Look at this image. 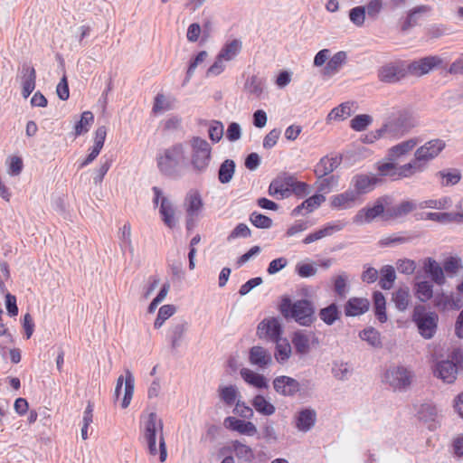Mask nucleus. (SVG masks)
Returning a JSON list of instances; mask_svg holds the SVG:
<instances>
[{"mask_svg": "<svg viewBox=\"0 0 463 463\" xmlns=\"http://www.w3.org/2000/svg\"><path fill=\"white\" fill-rule=\"evenodd\" d=\"M224 127L219 120H212L208 128V137L213 143H218L223 137Z\"/></svg>", "mask_w": 463, "mask_h": 463, "instance_id": "13d9d810", "label": "nucleus"}, {"mask_svg": "<svg viewBox=\"0 0 463 463\" xmlns=\"http://www.w3.org/2000/svg\"><path fill=\"white\" fill-rule=\"evenodd\" d=\"M236 164L232 159H225L219 166L218 180L221 184H228L232 181L235 173Z\"/></svg>", "mask_w": 463, "mask_h": 463, "instance_id": "e433bc0d", "label": "nucleus"}, {"mask_svg": "<svg viewBox=\"0 0 463 463\" xmlns=\"http://www.w3.org/2000/svg\"><path fill=\"white\" fill-rule=\"evenodd\" d=\"M188 328V323L184 319H180L173 324L169 330L172 349L180 346L184 334Z\"/></svg>", "mask_w": 463, "mask_h": 463, "instance_id": "7c9ffc66", "label": "nucleus"}, {"mask_svg": "<svg viewBox=\"0 0 463 463\" xmlns=\"http://www.w3.org/2000/svg\"><path fill=\"white\" fill-rule=\"evenodd\" d=\"M257 334L262 337V334L272 341L278 342L283 334L282 325L278 317L263 319L258 326Z\"/></svg>", "mask_w": 463, "mask_h": 463, "instance_id": "f8f14e48", "label": "nucleus"}, {"mask_svg": "<svg viewBox=\"0 0 463 463\" xmlns=\"http://www.w3.org/2000/svg\"><path fill=\"white\" fill-rule=\"evenodd\" d=\"M413 378L412 373L403 366H396L385 373V379L394 389L404 390L409 387Z\"/></svg>", "mask_w": 463, "mask_h": 463, "instance_id": "9d476101", "label": "nucleus"}, {"mask_svg": "<svg viewBox=\"0 0 463 463\" xmlns=\"http://www.w3.org/2000/svg\"><path fill=\"white\" fill-rule=\"evenodd\" d=\"M350 184L354 187L352 189L361 199L362 195L366 194L374 189V186L376 185V175H355L353 176Z\"/></svg>", "mask_w": 463, "mask_h": 463, "instance_id": "dca6fc26", "label": "nucleus"}, {"mask_svg": "<svg viewBox=\"0 0 463 463\" xmlns=\"http://www.w3.org/2000/svg\"><path fill=\"white\" fill-rule=\"evenodd\" d=\"M428 10L429 8L426 5H420L411 10L402 24V30L407 31L417 25L422 14Z\"/></svg>", "mask_w": 463, "mask_h": 463, "instance_id": "a19ab883", "label": "nucleus"}, {"mask_svg": "<svg viewBox=\"0 0 463 463\" xmlns=\"http://www.w3.org/2000/svg\"><path fill=\"white\" fill-rule=\"evenodd\" d=\"M8 174L12 176L20 175L24 168V162L21 156H12L6 160Z\"/></svg>", "mask_w": 463, "mask_h": 463, "instance_id": "338daca9", "label": "nucleus"}, {"mask_svg": "<svg viewBox=\"0 0 463 463\" xmlns=\"http://www.w3.org/2000/svg\"><path fill=\"white\" fill-rule=\"evenodd\" d=\"M370 302L364 298H351L345 304V315L346 317H357L369 310Z\"/></svg>", "mask_w": 463, "mask_h": 463, "instance_id": "393cba45", "label": "nucleus"}, {"mask_svg": "<svg viewBox=\"0 0 463 463\" xmlns=\"http://www.w3.org/2000/svg\"><path fill=\"white\" fill-rule=\"evenodd\" d=\"M342 312L338 305L335 302L321 308L318 312L319 318L327 326H332L335 321L339 320Z\"/></svg>", "mask_w": 463, "mask_h": 463, "instance_id": "2f4dec72", "label": "nucleus"}, {"mask_svg": "<svg viewBox=\"0 0 463 463\" xmlns=\"http://www.w3.org/2000/svg\"><path fill=\"white\" fill-rule=\"evenodd\" d=\"M443 61L439 56H426L424 58L407 62L408 74L420 77L429 73L435 68L441 66Z\"/></svg>", "mask_w": 463, "mask_h": 463, "instance_id": "1a4fd4ad", "label": "nucleus"}, {"mask_svg": "<svg viewBox=\"0 0 463 463\" xmlns=\"http://www.w3.org/2000/svg\"><path fill=\"white\" fill-rule=\"evenodd\" d=\"M159 214L165 226L170 229L175 226V209L172 203L166 197H162Z\"/></svg>", "mask_w": 463, "mask_h": 463, "instance_id": "c756f323", "label": "nucleus"}, {"mask_svg": "<svg viewBox=\"0 0 463 463\" xmlns=\"http://www.w3.org/2000/svg\"><path fill=\"white\" fill-rule=\"evenodd\" d=\"M391 196L378 198V220L391 222L398 219L396 206Z\"/></svg>", "mask_w": 463, "mask_h": 463, "instance_id": "5701e85b", "label": "nucleus"}, {"mask_svg": "<svg viewBox=\"0 0 463 463\" xmlns=\"http://www.w3.org/2000/svg\"><path fill=\"white\" fill-rule=\"evenodd\" d=\"M463 268L462 260L458 256H450L443 262V271L449 275H455Z\"/></svg>", "mask_w": 463, "mask_h": 463, "instance_id": "bf43d9fd", "label": "nucleus"}, {"mask_svg": "<svg viewBox=\"0 0 463 463\" xmlns=\"http://www.w3.org/2000/svg\"><path fill=\"white\" fill-rule=\"evenodd\" d=\"M279 310L286 320L293 319L302 326H310L317 320L315 306L307 298L292 301L289 296L284 295Z\"/></svg>", "mask_w": 463, "mask_h": 463, "instance_id": "f03ea898", "label": "nucleus"}, {"mask_svg": "<svg viewBox=\"0 0 463 463\" xmlns=\"http://www.w3.org/2000/svg\"><path fill=\"white\" fill-rule=\"evenodd\" d=\"M249 362L251 365L266 369L272 364V355L269 350L260 345L249 349Z\"/></svg>", "mask_w": 463, "mask_h": 463, "instance_id": "f3484780", "label": "nucleus"}, {"mask_svg": "<svg viewBox=\"0 0 463 463\" xmlns=\"http://www.w3.org/2000/svg\"><path fill=\"white\" fill-rule=\"evenodd\" d=\"M331 372L334 377L340 381H345L350 375V370L347 363L334 361Z\"/></svg>", "mask_w": 463, "mask_h": 463, "instance_id": "4d7b16f0", "label": "nucleus"}, {"mask_svg": "<svg viewBox=\"0 0 463 463\" xmlns=\"http://www.w3.org/2000/svg\"><path fill=\"white\" fill-rule=\"evenodd\" d=\"M251 405L260 414L264 416H270L276 411V407L262 394L255 395L251 400Z\"/></svg>", "mask_w": 463, "mask_h": 463, "instance_id": "c9c22d12", "label": "nucleus"}, {"mask_svg": "<svg viewBox=\"0 0 463 463\" xmlns=\"http://www.w3.org/2000/svg\"><path fill=\"white\" fill-rule=\"evenodd\" d=\"M156 420L157 415L156 412L148 414L147 420L145 423L144 437L146 440L156 439Z\"/></svg>", "mask_w": 463, "mask_h": 463, "instance_id": "680f3d73", "label": "nucleus"}, {"mask_svg": "<svg viewBox=\"0 0 463 463\" xmlns=\"http://www.w3.org/2000/svg\"><path fill=\"white\" fill-rule=\"evenodd\" d=\"M317 422V412L310 407L300 409L295 416L296 428L303 432L310 430Z\"/></svg>", "mask_w": 463, "mask_h": 463, "instance_id": "6ab92c4d", "label": "nucleus"}, {"mask_svg": "<svg viewBox=\"0 0 463 463\" xmlns=\"http://www.w3.org/2000/svg\"><path fill=\"white\" fill-rule=\"evenodd\" d=\"M445 146L444 140L439 138L432 139L420 146L415 151L414 156H419L426 164V162L437 157Z\"/></svg>", "mask_w": 463, "mask_h": 463, "instance_id": "4468645a", "label": "nucleus"}, {"mask_svg": "<svg viewBox=\"0 0 463 463\" xmlns=\"http://www.w3.org/2000/svg\"><path fill=\"white\" fill-rule=\"evenodd\" d=\"M435 374L444 383H452L458 374V366L449 360H443L437 364Z\"/></svg>", "mask_w": 463, "mask_h": 463, "instance_id": "4be33fe9", "label": "nucleus"}, {"mask_svg": "<svg viewBox=\"0 0 463 463\" xmlns=\"http://www.w3.org/2000/svg\"><path fill=\"white\" fill-rule=\"evenodd\" d=\"M326 201V196L322 194H315L308 198L305 199L299 205L295 207L291 213L293 216H298L302 213V210H307V213H312L315 209L318 208Z\"/></svg>", "mask_w": 463, "mask_h": 463, "instance_id": "bb28decb", "label": "nucleus"}, {"mask_svg": "<svg viewBox=\"0 0 463 463\" xmlns=\"http://www.w3.org/2000/svg\"><path fill=\"white\" fill-rule=\"evenodd\" d=\"M22 83L36 85V71L31 62L24 61L19 69Z\"/></svg>", "mask_w": 463, "mask_h": 463, "instance_id": "864d4df0", "label": "nucleus"}, {"mask_svg": "<svg viewBox=\"0 0 463 463\" xmlns=\"http://www.w3.org/2000/svg\"><path fill=\"white\" fill-rule=\"evenodd\" d=\"M443 181V186H449L458 184L461 179V174L458 169H451L449 171H439L437 174Z\"/></svg>", "mask_w": 463, "mask_h": 463, "instance_id": "052dcab7", "label": "nucleus"}, {"mask_svg": "<svg viewBox=\"0 0 463 463\" xmlns=\"http://www.w3.org/2000/svg\"><path fill=\"white\" fill-rule=\"evenodd\" d=\"M373 121L372 116L368 114L355 115L350 121V128L357 132L365 130Z\"/></svg>", "mask_w": 463, "mask_h": 463, "instance_id": "3c124183", "label": "nucleus"}, {"mask_svg": "<svg viewBox=\"0 0 463 463\" xmlns=\"http://www.w3.org/2000/svg\"><path fill=\"white\" fill-rule=\"evenodd\" d=\"M124 383V396L121 402V407L126 409L130 404L131 399L134 393L135 388V378L132 373L129 370H126V377L124 379L123 375H120L117 380V384L115 387L114 397L115 400H118L121 394L122 386Z\"/></svg>", "mask_w": 463, "mask_h": 463, "instance_id": "9b49d317", "label": "nucleus"}, {"mask_svg": "<svg viewBox=\"0 0 463 463\" xmlns=\"http://www.w3.org/2000/svg\"><path fill=\"white\" fill-rule=\"evenodd\" d=\"M426 168V164L414 156L409 163L397 166L395 163H384L378 165V184L381 182L379 176H390L392 180L411 177L416 173H420Z\"/></svg>", "mask_w": 463, "mask_h": 463, "instance_id": "20e7f679", "label": "nucleus"}, {"mask_svg": "<svg viewBox=\"0 0 463 463\" xmlns=\"http://www.w3.org/2000/svg\"><path fill=\"white\" fill-rule=\"evenodd\" d=\"M423 269L436 284L443 285L445 283L443 269L435 260L432 258L425 259L423 261Z\"/></svg>", "mask_w": 463, "mask_h": 463, "instance_id": "c85d7f7f", "label": "nucleus"}, {"mask_svg": "<svg viewBox=\"0 0 463 463\" xmlns=\"http://www.w3.org/2000/svg\"><path fill=\"white\" fill-rule=\"evenodd\" d=\"M342 161L343 156L341 154L331 157L329 156L321 157L314 168V174L317 179L331 175V174L338 168Z\"/></svg>", "mask_w": 463, "mask_h": 463, "instance_id": "ddd939ff", "label": "nucleus"}, {"mask_svg": "<svg viewBox=\"0 0 463 463\" xmlns=\"http://www.w3.org/2000/svg\"><path fill=\"white\" fill-rule=\"evenodd\" d=\"M242 43L239 39H233L226 43L219 52L218 55L224 61L233 60L241 51Z\"/></svg>", "mask_w": 463, "mask_h": 463, "instance_id": "f704fd0d", "label": "nucleus"}, {"mask_svg": "<svg viewBox=\"0 0 463 463\" xmlns=\"http://www.w3.org/2000/svg\"><path fill=\"white\" fill-rule=\"evenodd\" d=\"M418 124V119L411 109L392 108L383 118V124L378 128V138L388 137L400 139Z\"/></svg>", "mask_w": 463, "mask_h": 463, "instance_id": "f257e3e1", "label": "nucleus"}, {"mask_svg": "<svg viewBox=\"0 0 463 463\" xmlns=\"http://www.w3.org/2000/svg\"><path fill=\"white\" fill-rule=\"evenodd\" d=\"M192 148L191 165L196 174L204 173L212 159L210 144L200 137H193L190 140Z\"/></svg>", "mask_w": 463, "mask_h": 463, "instance_id": "39448f33", "label": "nucleus"}, {"mask_svg": "<svg viewBox=\"0 0 463 463\" xmlns=\"http://www.w3.org/2000/svg\"><path fill=\"white\" fill-rule=\"evenodd\" d=\"M295 272L300 277V278H310L317 274V268L316 263L314 262H305L300 261L298 262L295 267Z\"/></svg>", "mask_w": 463, "mask_h": 463, "instance_id": "6e6d98bb", "label": "nucleus"}, {"mask_svg": "<svg viewBox=\"0 0 463 463\" xmlns=\"http://www.w3.org/2000/svg\"><path fill=\"white\" fill-rule=\"evenodd\" d=\"M346 52L340 51L335 53L326 62L322 72L325 76H332L338 72L342 65L345 62Z\"/></svg>", "mask_w": 463, "mask_h": 463, "instance_id": "473e14b6", "label": "nucleus"}, {"mask_svg": "<svg viewBox=\"0 0 463 463\" xmlns=\"http://www.w3.org/2000/svg\"><path fill=\"white\" fill-rule=\"evenodd\" d=\"M345 224L344 222H341L339 221L335 222H328L324 227L307 235L303 240V243L309 244L326 236L332 235L335 232L341 231L345 227Z\"/></svg>", "mask_w": 463, "mask_h": 463, "instance_id": "b1692460", "label": "nucleus"}, {"mask_svg": "<svg viewBox=\"0 0 463 463\" xmlns=\"http://www.w3.org/2000/svg\"><path fill=\"white\" fill-rule=\"evenodd\" d=\"M186 214L190 216H198L203 207V201L198 191H190L187 193L185 199Z\"/></svg>", "mask_w": 463, "mask_h": 463, "instance_id": "cd10ccee", "label": "nucleus"}, {"mask_svg": "<svg viewBox=\"0 0 463 463\" xmlns=\"http://www.w3.org/2000/svg\"><path fill=\"white\" fill-rule=\"evenodd\" d=\"M218 392L221 400L229 406L234 404L237 397L239 396L237 387L232 384L220 386Z\"/></svg>", "mask_w": 463, "mask_h": 463, "instance_id": "a18cd8bd", "label": "nucleus"}, {"mask_svg": "<svg viewBox=\"0 0 463 463\" xmlns=\"http://www.w3.org/2000/svg\"><path fill=\"white\" fill-rule=\"evenodd\" d=\"M251 236L250 229L245 223L237 224L234 229L230 232L227 237V241H231L232 240L237 238H250Z\"/></svg>", "mask_w": 463, "mask_h": 463, "instance_id": "774afa93", "label": "nucleus"}, {"mask_svg": "<svg viewBox=\"0 0 463 463\" xmlns=\"http://www.w3.org/2000/svg\"><path fill=\"white\" fill-rule=\"evenodd\" d=\"M458 218H463V214L449 213H428L426 215L427 220L438 222H449L458 220Z\"/></svg>", "mask_w": 463, "mask_h": 463, "instance_id": "69168bd1", "label": "nucleus"}, {"mask_svg": "<svg viewBox=\"0 0 463 463\" xmlns=\"http://www.w3.org/2000/svg\"><path fill=\"white\" fill-rule=\"evenodd\" d=\"M291 355V346L288 342L283 344L279 341L276 342L274 356L277 362L280 364L286 363Z\"/></svg>", "mask_w": 463, "mask_h": 463, "instance_id": "5fc2aeb1", "label": "nucleus"}, {"mask_svg": "<svg viewBox=\"0 0 463 463\" xmlns=\"http://www.w3.org/2000/svg\"><path fill=\"white\" fill-rule=\"evenodd\" d=\"M291 342L297 354L305 355L310 351L308 336L301 330L293 333Z\"/></svg>", "mask_w": 463, "mask_h": 463, "instance_id": "72a5a7b5", "label": "nucleus"}, {"mask_svg": "<svg viewBox=\"0 0 463 463\" xmlns=\"http://www.w3.org/2000/svg\"><path fill=\"white\" fill-rule=\"evenodd\" d=\"M392 299L398 310H406L411 301L409 288L403 287L398 288L395 292L392 293Z\"/></svg>", "mask_w": 463, "mask_h": 463, "instance_id": "58836bf2", "label": "nucleus"}, {"mask_svg": "<svg viewBox=\"0 0 463 463\" xmlns=\"http://www.w3.org/2000/svg\"><path fill=\"white\" fill-rule=\"evenodd\" d=\"M418 143L419 140L417 138H410L392 146L387 150V163H395V161L410 154L415 148Z\"/></svg>", "mask_w": 463, "mask_h": 463, "instance_id": "2eb2a0df", "label": "nucleus"}, {"mask_svg": "<svg viewBox=\"0 0 463 463\" xmlns=\"http://www.w3.org/2000/svg\"><path fill=\"white\" fill-rule=\"evenodd\" d=\"M208 56V53L206 51H200L195 55L191 57L189 62H188V68L186 71V75L184 80L183 85H185L192 78V76L194 73V71L196 67L202 63L206 57Z\"/></svg>", "mask_w": 463, "mask_h": 463, "instance_id": "49530a36", "label": "nucleus"}, {"mask_svg": "<svg viewBox=\"0 0 463 463\" xmlns=\"http://www.w3.org/2000/svg\"><path fill=\"white\" fill-rule=\"evenodd\" d=\"M265 80L257 75H252L245 82V89L257 98L260 97L264 90Z\"/></svg>", "mask_w": 463, "mask_h": 463, "instance_id": "09e8293b", "label": "nucleus"}, {"mask_svg": "<svg viewBox=\"0 0 463 463\" xmlns=\"http://www.w3.org/2000/svg\"><path fill=\"white\" fill-rule=\"evenodd\" d=\"M451 205V199L449 197H442L440 199H431L424 201L420 204V208H430L444 210Z\"/></svg>", "mask_w": 463, "mask_h": 463, "instance_id": "e2e57ef3", "label": "nucleus"}, {"mask_svg": "<svg viewBox=\"0 0 463 463\" xmlns=\"http://www.w3.org/2000/svg\"><path fill=\"white\" fill-rule=\"evenodd\" d=\"M94 122V115L91 111H84L81 113L80 118L74 125V136L79 137L86 134Z\"/></svg>", "mask_w": 463, "mask_h": 463, "instance_id": "4c0bfd02", "label": "nucleus"}, {"mask_svg": "<svg viewBox=\"0 0 463 463\" xmlns=\"http://www.w3.org/2000/svg\"><path fill=\"white\" fill-rule=\"evenodd\" d=\"M223 425L226 429L237 431L242 435L253 436L257 433V428L251 421L241 420L233 416L226 417Z\"/></svg>", "mask_w": 463, "mask_h": 463, "instance_id": "a211bd4d", "label": "nucleus"}, {"mask_svg": "<svg viewBox=\"0 0 463 463\" xmlns=\"http://www.w3.org/2000/svg\"><path fill=\"white\" fill-rule=\"evenodd\" d=\"M353 103L344 102L339 106L334 108L327 115L326 120H344L347 117H350L353 113L352 111Z\"/></svg>", "mask_w": 463, "mask_h": 463, "instance_id": "c03bdc74", "label": "nucleus"}, {"mask_svg": "<svg viewBox=\"0 0 463 463\" xmlns=\"http://www.w3.org/2000/svg\"><path fill=\"white\" fill-rule=\"evenodd\" d=\"M379 285L383 289H390L392 288L396 279L395 269L391 265L383 266L380 269Z\"/></svg>", "mask_w": 463, "mask_h": 463, "instance_id": "79ce46f5", "label": "nucleus"}, {"mask_svg": "<svg viewBox=\"0 0 463 463\" xmlns=\"http://www.w3.org/2000/svg\"><path fill=\"white\" fill-rule=\"evenodd\" d=\"M376 219V202L368 208H363L354 215L353 222L354 223L371 222Z\"/></svg>", "mask_w": 463, "mask_h": 463, "instance_id": "de8ad7c7", "label": "nucleus"}, {"mask_svg": "<svg viewBox=\"0 0 463 463\" xmlns=\"http://www.w3.org/2000/svg\"><path fill=\"white\" fill-rule=\"evenodd\" d=\"M176 311V307L175 305L167 304L162 306L157 313L156 318L154 322V327L156 329L160 328L165 321L172 317Z\"/></svg>", "mask_w": 463, "mask_h": 463, "instance_id": "603ef678", "label": "nucleus"}, {"mask_svg": "<svg viewBox=\"0 0 463 463\" xmlns=\"http://www.w3.org/2000/svg\"><path fill=\"white\" fill-rule=\"evenodd\" d=\"M416 295L418 298L426 302L432 298L433 287L429 281H421L417 284Z\"/></svg>", "mask_w": 463, "mask_h": 463, "instance_id": "0e129e2a", "label": "nucleus"}, {"mask_svg": "<svg viewBox=\"0 0 463 463\" xmlns=\"http://www.w3.org/2000/svg\"><path fill=\"white\" fill-rule=\"evenodd\" d=\"M249 221L258 229H269L273 225L271 218L257 211H254L250 214Z\"/></svg>", "mask_w": 463, "mask_h": 463, "instance_id": "8fccbe9b", "label": "nucleus"}, {"mask_svg": "<svg viewBox=\"0 0 463 463\" xmlns=\"http://www.w3.org/2000/svg\"><path fill=\"white\" fill-rule=\"evenodd\" d=\"M232 449L239 459H242L247 463H250L255 458L252 449L240 440L232 441Z\"/></svg>", "mask_w": 463, "mask_h": 463, "instance_id": "ea45409f", "label": "nucleus"}, {"mask_svg": "<svg viewBox=\"0 0 463 463\" xmlns=\"http://www.w3.org/2000/svg\"><path fill=\"white\" fill-rule=\"evenodd\" d=\"M412 321L416 324L420 335L425 339L434 336L438 327L439 316L435 312L427 311L425 307H415Z\"/></svg>", "mask_w": 463, "mask_h": 463, "instance_id": "423d86ee", "label": "nucleus"}, {"mask_svg": "<svg viewBox=\"0 0 463 463\" xmlns=\"http://www.w3.org/2000/svg\"><path fill=\"white\" fill-rule=\"evenodd\" d=\"M408 75L407 62L401 60L390 61L382 66L378 76L387 83H396Z\"/></svg>", "mask_w": 463, "mask_h": 463, "instance_id": "6e6552de", "label": "nucleus"}, {"mask_svg": "<svg viewBox=\"0 0 463 463\" xmlns=\"http://www.w3.org/2000/svg\"><path fill=\"white\" fill-rule=\"evenodd\" d=\"M339 183V175H331L317 179L315 184L317 185L316 194H326L329 193L333 187L337 186Z\"/></svg>", "mask_w": 463, "mask_h": 463, "instance_id": "37998d69", "label": "nucleus"}, {"mask_svg": "<svg viewBox=\"0 0 463 463\" xmlns=\"http://www.w3.org/2000/svg\"><path fill=\"white\" fill-rule=\"evenodd\" d=\"M366 12L368 16L376 15V0H370L367 6L358 5L349 11V19L356 26H362L365 20Z\"/></svg>", "mask_w": 463, "mask_h": 463, "instance_id": "aec40b11", "label": "nucleus"}, {"mask_svg": "<svg viewBox=\"0 0 463 463\" xmlns=\"http://www.w3.org/2000/svg\"><path fill=\"white\" fill-rule=\"evenodd\" d=\"M184 146L183 143H176L165 149L163 155L156 156V164L159 172L170 178H178L180 176L179 165L184 158Z\"/></svg>", "mask_w": 463, "mask_h": 463, "instance_id": "7ed1b4c3", "label": "nucleus"}, {"mask_svg": "<svg viewBox=\"0 0 463 463\" xmlns=\"http://www.w3.org/2000/svg\"><path fill=\"white\" fill-rule=\"evenodd\" d=\"M361 203L362 200L350 187L344 193L333 195L331 197V207L335 209H349L355 205L356 203Z\"/></svg>", "mask_w": 463, "mask_h": 463, "instance_id": "412c9836", "label": "nucleus"}, {"mask_svg": "<svg viewBox=\"0 0 463 463\" xmlns=\"http://www.w3.org/2000/svg\"><path fill=\"white\" fill-rule=\"evenodd\" d=\"M273 388L277 393L284 397H294L305 387H307L309 381L299 383L295 378L280 375L273 379Z\"/></svg>", "mask_w": 463, "mask_h": 463, "instance_id": "0eeeda50", "label": "nucleus"}, {"mask_svg": "<svg viewBox=\"0 0 463 463\" xmlns=\"http://www.w3.org/2000/svg\"><path fill=\"white\" fill-rule=\"evenodd\" d=\"M241 378L250 385L263 390L269 387L268 379L261 373H256L249 368H242L240 371Z\"/></svg>", "mask_w": 463, "mask_h": 463, "instance_id": "a878e982", "label": "nucleus"}]
</instances>
